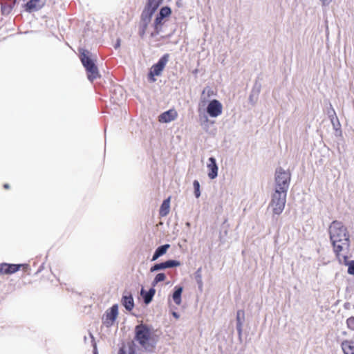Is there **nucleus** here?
I'll use <instances>...</instances> for the list:
<instances>
[{
	"label": "nucleus",
	"instance_id": "obj_1",
	"mask_svg": "<svg viewBox=\"0 0 354 354\" xmlns=\"http://www.w3.org/2000/svg\"><path fill=\"white\" fill-rule=\"evenodd\" d=\"M330 239L337 257L341 252H347L350 247L349 234L343 223L334 221L329 226Z\"/></svg>",
	"mask_w": 354,
	"mask_h": 354
},
{
	"label": "nucleus",
	"instance_id": "obj_2",
	"mask_svg": "<svg viewBox=\"0 0 354 354\" xmlns=\"http://www.w3.org/2000/svg\"><path fill=\"white\" fill-rule=\"evenodd\" d=\"M136 341L147 351L151 352L155 348L157 340L153 330L145 324H140L135 328Z\"/></svg>",
	"mask_w": 354,
	"mask_h": 354
},
{
	"label": "nucleus",
	"instance_id": "obj_3",
	"mask_svg": "<svg viewBox=\"0 0 354 354\" xmlns=\"http://www.w3.org/2000/svg\"><path fill=\"white\" fill-rule=\"evenodd\" d=\"M291 179L290 173L281 167L277 168L274 175V192L287 194Z\"/></svg>",
	"mask_w": 354,
	"mask_h": 354
},
{
	"label": "nucleus",
	"instance_id": "obj_4",
	"mask_svg": "<svg viewBox=\"0 0 354 354\" xmlns=\"http://www.w3.org/2000/svg\"><path fill=\"white\" fill-rule=\"evenodd\" d=\"M88 52L84 50L81 53L80 59L87 72L88 79L93 82L100 77L99 71L93 60L88 55Z\"/></svg>",
	"mask_w": 354,
	"mask_h": 354
},
{
	"label": "nucleus",
	"instance_id": "obj_5",
	"mask_svg": "<svg viewBox=\"0 0 354 354\" xmlns=\"http://www.w3.org/2000/svg\"><path fill=\"white\" fill-rule=\"evenodd\" d=\"M287 194L274 192L271 196L269 207L275 215L281 214L285 207Z\"/></svg>",
	"mask_w": 354,
	"mask_h": 354
},
{
	"label": "nucleus",
	"instance_id": "obj_6",
	"mask_svg": "<svg viewBox=\"0 0 354 354\" xmlns=\"http://www.w3.org/2000/svg\"><path fill=\"white\" fill-rule=\"evenodd\" d=\"M171 12V9L167 6L162 7L160 9L153 25L154 30L151 33V37H155L161 32L162 25L165 23L164 19L165 17H169Z\"/></svg>",
	"mask_w": 354,
	"mask_h": 354
},
{
	"label": "nucleus",
	"instance_id": "obj_7",
	"mask_svg": "<svg viewBox=\"0 0 354 354\" xmlns=\"http://www.w3.org/2000/svg\"><path fill=\"white\" fill-rule=\"evenodd\" d=\"M169 54H165L156 64L152 66L149 74V78L152 82L156 81V79L153 77L154 76H159L161 74L169 61Z\"/></svg>",
	"mask_w": 354,
	"mask_h": 354
},
{
	"label": "nucleus",
	"instance_id": "obj_8",
	"mask_svg": "<svg viewBox=\"0 0 354 354\" xmlns=\"http://www.w3.org/2000/svg\"><path fill=\"white\" fill-rule=\"evenodd\" d=\"M223 111V105L217 100H211L207 106V113L212 118H217Z\"/></svg>",
	"mask_w": 354,
	"mask_h": 354
},
{
	"label": "nucleus",
	"instance_id": "obj_9",
	"mask_svg": "<svg viewBox=\"0 0 354 354\" xmlns=\"http://www.w3.org/2000/svg\"><path fill=\"white\" fill-rule=\"evenodd\" d=\"M118 315V308L117 305H113L109 310L106 311L103 317V324L109 327L113 325Z\"/></svg>",
	"mask_w": 354,
	"mask_h": 354
},
{
	"label": "nucleus",
	"instance_id": "obj_10",
	"mask_svg": "<svg viewBox=\"0 0 354 354\" xmlns=\"http://www.w3.org/2000/svg\"><path fill=\"white\" fill-rule=\"evenodd\" d=\"M153 14V13H151V11L143 10L141 15V21L139 29V34L141 37H142L145 34L147 30L148 25L151 22Z\"/></svg>",
	"mask_w": 354,
	"mask_h": 354
},
{
	"label": "nucleus",
	"instance_id": "obj_11",
	"mask_svg": "<svg viewBox=\"0 0 354 354\" xmlns=\"http://www.w3.org/2000/svg\"><path fill=\"white\" fill-rule=\"evenodd\" d=\"M46 0H29L25 5V10L28 12L37 11L46 3Z\"/></svg>",
	"mask_w": 354,
	"mask_h": 354
},
{
	"label": "nucleus",
	"instance_id": "obj_12",
	"mask_svg": "<svg viewBox=\"0 0 354 354\" xmlns=\"http://www.w3.org/2000/svg\"><path fill=\"white\" fill-rule=\"evenodd\" d=\"M209 162L207 163V168H208V177L213 180L216 178L218 176V166L216 164V159L214 157H210L208 159Z\"/></svg>",
	"mask_w": 354,
	"mask_h": 354
},
{
	"label": "nucleus",
	"instance_id": "obj_13",
	"mask_svg": "<svg viewBox=\"0 0 354 354\" xmlns=\"http://www.w3.org/2000/svg\"><path fill=\"white\" fill-rule=\"evenodd\" d=\"M178 116L174 109H169L159 115V121L162 123H168L174 121Z\"/></svg>",
	"mask_w": 354,
	"mask_h": 354
},
{
	"label": "nucleus",
	"instance_id": "obj_14",
	"mask_svg": "<svg viewBox=\"0 0 354 354\" xmlns=\"http://www.w3.org/2000/svg\"><path fill=\"white\" fill-rule=\"evenodd\" d=\"M20 267V264L1 263L0 264V274H9L15 273L19 270Z\"/></svg>",
	"mask_w": 354,
	"mask_h": 354
},
{
	"label": "nucleus",
	"instance_id": "obj_15",
	"mask_svg": "<svg viewBox=\"0 0 354 354\" xmlns=\"http://www.w3.org/2000/svg\"><path fill=\"white\" fill-rule=\"evenodd\" d=\"M245 319V313L242 310H239L236 313V330L239 338L242 335L243 324Z\"/></svg>",
	"mask_w": 354,
	"mask_h": 354
},
{
	"label": "nucleus",
	"instance_id": "obj_16",
	"mask_svg": "<svg viewBox=\"0 0 354 354\" xmlns=\"http://www.w3.org/2000/svg\"><path fill=\"white\" fill-rule=\"evenodd\" d=\"M341 348L344 354H354V342L344 340L341 343Z\"/></svg>",
	"mask_w": 354,
	"mask_h": 354
},
{
	"label": "nucleus",
	"instance_id": "obj_17",
	"mask_svg": "<svg viewBox=\"0 0 354 354\" xmlns=\"http://www.w3.org/2000/svg\"><path fill=\"white\" fill-rule=\"evenodd\" d=\"M155 293L156 290L153 288V287L151 288L147 292H146L143 288L141 289L140 291V294L144 299V302L146 304H149L152 301V299Z\"/></svg>",
	"mask_w": 354,
	"mask_h": 354
},
{
	"label": "nucleus",
	"instance_id": "obj_18",
	"mask_svg": "<svg viewBox=\"0 0 354 354\" xmlns=\"http://www.w3.org/2000/svg\"><path fill=\"white\" fill-rule=\"evenodd\" d=\"M170 248V245L169 244H165V245H160L159 246L155 251L153 257H152V259H151V261H154L156 260H157L159 257H162V255H164L167 250Z\"/></svg>",
	"mask_w": 354,
	"mask_h": 354
},
{
	"label": "nucleus",
	"instance_id": "obj_19",
	"mask_svg": "<svg viewBox=\"0 0 354 354\" xmlns=\"http://www.w3.org/2000/svg\"><path fill=\"white\" fill-rule=\"evenodd\" d=\"M122 302L127 310H131L134 306L133 299L130 293L122 297Z\"/></svg>",
	"mask_w": 354,
	"mask_h": 354
},
{
	"label": "nucleus",
	"instance_id": "obj_20",
	"mask_svg": "<svg viewBox=\"0 0 354 354\" xmlns=\"http://www.w3.org/2000/svg\"><path fill=\"white\" fill-rule=\"evenodd\" d=\"M214 95L215 93L212 88L209 86L205 87L201 96V103L205 104L208 101V98Z\"/></svg>",
	"mask_w": 354,
	"mask_h": 354
},
{
	"label": "nucleus",
	"instance_id": "obj_21",
	"mask_svg": "<svg viewBox=\"0 0 354 354\" xmlns=\"http://www.w3.org/2000/svg\"><path fill=\"white\" fill-rule=\"evenodd\" d=\"M183 287L176 286L175 290L173 293L172 298L174 303L177 305H180L181 303V295L183 292Z\"/></svg>",
	"mask_w": 354,
	"mask_h": 354
},
{
	"label": "nucleus",
	"instance_id": "obj_22",
	"mask_svg": "<svg viewBox=\"0 0 354 354\" xmlns=\"http://www.w3.org/2000/svg\"><path fill=\"white\" fill-rule=\"evenodd\" d=\"M169 203H170V198H167L166 200H165L161 206H160V215L161 216H167L168 214H169Z\"/></svg>",
	"mask_w": 354,
	"mask_h": 354
},
{
	"label": "nucleus",
	"instance_id": "obj_23",
	"mask_svg": "<svg viewBox=\"0 0 354 354\" xmlns=\"http://www.w3.org/2000/svg\"><path fill=\"white\" fill-rule=\"evenodd\" d=\"M159 4V0H148L147 6L144 10L151 11V13H154Z\"/></svg>",
	"mask_w": 354,
	"mask_h": 354
},
{
	"label": "nucleus",
	"instance_id": "obj_24",
	"mask_svg": "<svg viewBox=\"0 0 354 354\" xmlns=\"http://www.w3.org/2000/svg\"><path fill=\"white\" fill-rule=\"evenodd\" d=\"M194 278L197 283L198 289L202 291L203 288V283L202 280L201 268H198L194 273Z\"/></svg>",
	"mask_w": 354,
	"mask_h": 354
},
{
	"label": "nucleus",
	"instance_id": "obj_25",
	"mask_svg": "<svg viewBox=\"0 0 354 354\" xmlns=\"http://www.w3.org/2000/svg\"><path fill=\"white\" fill-rule=\"evenodd\" d=\"M165 279L166 275L164 273L157 274L151 283L152 286H156L159 282L165 281Z\"/></svg>",
	"mask_w": 354,
	"mask_h": 354
},
{
	"label": "nucleus",
	"instance_id": "obj_26",
	"mask_svg": "<svg viewBox=\"0 0 354 354\" xmlns=\"http://www.w3.org/2000/svg\"><path fill=\"white\" fill-rule=\"evenodd\" d=\"M165 269L171 268L174 267H178L180 266V262L176 260H168L164 262Z\"/></svg>",
	"mask_w": 354,
	"mask_h": 354
},
{
	"label": "nucleus",
	"instance_id": "obj_27",
	"mask_svg": "<svg viewBox=\"0 0 354 354\" xmlns=\"http://www.w3.org/2000/svg\"><path fill=\"white\" fill-rule=\"evenodd\" d=\"M12 6L10 3H1V11L3 15H8L10 12Z\"/></svg>",
	"mask_w": 354,
	"mask_h": 354
},
{
	"label": "nucleus",
	"instance_id": "obj_28",
	"mask_svg": "<svg viewBox=\"0 0 354 354\" xmlns=\"http://www.w3.org/2000/svg\"><path fill=\"white\" fill-rule=\"evenodd\" d=\"M193 187H194V196L196 198H198L201 196V191H200V183L197 180H195L193 182Z\"/></svg>",
	"mask_w": 354,
	"mask_h": 354
},
{
	"label": "nucleus",
	"instance_id": "obj_29",
	"mask_svg": "<svg viewBox=\"0 0 354 354\" xmlns=\"http://www.w3.org/2000/svg\"><path fill=\"white\" fill-rule=\"evenodd\" d=\"M164 269H165V263L162 262L160 263H156L154 266H153L152 267H151L150 272H156V271H158L160 270H164Z\"/></svg>",
	"mask_w": 354,
	"mask_h": 354
},
{
	"label": "nucleus",
	"instance_id": "obj_30",
	"mask_svg": "<svg viewBox=\"0 0 354 354\" xmlns=\"http://www.w3.org/2000/svg\"><path fill=\"white\" fill-rule=\"evenodd\" d=\"M348 266V273L351 275H354V261H349L346 263Z\"/></svg>",
	"mask_w": 354,
	"mask_h": 354
},
{
	"label": "nucleus",
	"instance_id": "obj_31",
	"mask_svg": "<svg viewBox=\"0 0 354 354\" xmlns=\"http://www.w3.org/2000/svg\"><path fill=\"white\" fill-rule=\"evenodd\" d=\"M346 325L350 330H354V317H348L346 319Z\"/></svg>",
	"mask_w": 354,
	"mask_h": 354
},
{
	"label": "nucleus",
	"instance_id": "obj_32",
	"mask_svg": "<svg viewBox=\"0 0 354 354\" xmlns=\"http://www.w3.org/2000/svg\"><path fill=\"white\" fill-rule=\"evenodd\" d=\"M89 339L91 340V345L94 348L93 353L94 354H98L97 353V351L96 344L95 342L93 335L91 333H89Z\"/></svg>",
	"mask_w": 354,
	"mask_h": 354
},
{
	"label": "nucleus",
	"instance_id": "obj_33",
	"mask_svg": "<svg viewBox=\"0 0 354 354\" xmlns=\"http://www.w3.org/2000/svg\"><path fill=\"white\" fill-rule=\"evenodd\" d=\"M118 354H136V353L135 351L133 349V348L130 347L129 348L128 353H126V351H124V349L123 348H121L119 350Z\"/></svg>",
	"mask_w": 354,
	"mask_h": 354
},
{
	"label": "nucleus",
	"instance_id": "obj_34",
	"mask_svg": "<svg viewBox=\"0 0 354 354\" xmlns=\"http://www.w3.org/2000/svg\"><path fill=\"white\" fill-rule=\"evenodd\" d=\"M324 6H328L331 2L332 0H320Z\"/></svg>",
	"mask_w": 354,
	"mask_h": 354
},
{
	"label": "nucleus",
	"instance_id": "obj_35",
	"mask_svg": "<svg viewBox=\"0 0 354 354\" xmlns=\"http://www.w3.org/2000/svg\"><path fill=\"white\" fill-rule=\"evenodd\" d=\"M120 46V39H118L115 44L114 45L115 48H118Z\"/></svg>",
	"mask_w": 354,
	"mask_h": 354
},
{
	"label": "nucleus",
	"instance_id": "obj_36",
	"mask_svg": "<svg viewBox=\"0 0 354 354\" xmlns=\"http://www.w3.org/2000/svg\"><path fill=\"white\" fill-rule=\"evenodd\" d=\"M332 112H333V114H330V113L328 112V115H329V117L331 119V122L333 123V115H335V111L333 109L332 110Z\"/></svg>",
	"mask_w": 354,
	"mask_h": 354
},
{
	"label": "nucleus",
	"instance_id": "obj_37",
	"mask_svg": "<svg viewBox=\"0 0 354 354\" xmlns=\"http://www.w3.org/2000/svg\"><path fill=\"white\" fill-rule=\"evenodd\" d=\"M173 316L175 317L176 318H178V315L175 312L173 313Z\"/></svg>",
	"mask_w": 354,
	"mask_h": 354
},
{
	"label": "nucleus",
	"instance_id": "obj_38",
	"mask_svg": "<svg viewBox=\"0 0 354 354\" xmlns=\"http://www.w3.org/2000/svg\"><path fill=\"white\" fill-rule=\"evenodd\" d=\"M3 187L6 189H8L9 188V185L8 184H5Z\"/></svg>",
	"mask_w": 354,
	"mask_h": 354
},
{
	"label": "nucleus",
	"instance_id": "obj_39",
	"mask_svg": "<svg viewBox=\"0 0 354 354\" xmlns=\"http://www.w3.org/2000/svg\"><path fill=\"white\" fill-rule=\"evenodd\" d=\"M343 258L346 260L347 257L346 255H343Z\"/></svg>",
	"mask_w": 354,
	"mask_h": 354
},
{
	"label": "nucleus",
	"instance_id": "obj_40",
	"mask_svg": "<svg viewBox=\"0 0 354 354\" xmlns=\"http://www.w3.org/2000/svg\"><path fill=\"white\" fill-rule=\"evenodd\" d=\"M86 341H87V337H84V342H86Z\"/></svg>",
	"mask_w": 354,
	"mask_h": 354
}]
</instances>
